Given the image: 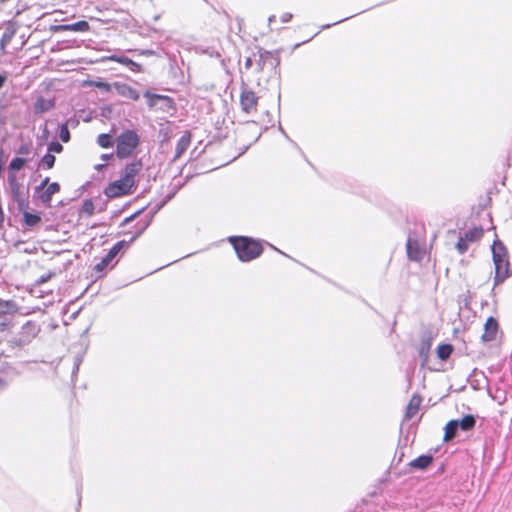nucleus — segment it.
I'll use <instances>...</instances> for the list:
<instances>
[{
	"mask_svg": "<svg viewBox=\"0 0 512 512\" xmlns=\"http://www.w3.org/2000/svg\"><path fill=\"white\" fill-rule=\"evenodd\" d=\"M97 143L102 148H109L113 145L112 138L109 134H100L97 138Z\"/></svg>",
	"mask_w": 512,
	"mask_h": 512,
	"instance_id": "22",
	"label": "nucleus"
},
{
	"mask_svg": "<svg viewBox=\"0 0 512 512\" xmlns=\"http://www.w3.org/2000/svg\"><path fill=\"white\" fill-rule=\"evenodd\" d=\"M49 152L60 153L63 150V146L58 142H52L48 147Z\"/></svg>",
	"mask_w": 512,
	"mask_h": 512,
	"instance_id": "31",
	"label": "nucleus"
},
{
	"mask_svg": "<svg viewBox=\"0 0 512 512\" xmlns=\"http://www.w3.org/2000/svg\"><path fill=\"white\" fill-rule=\"evenodd\" d=\"M127 67H129L134 72L142 71V66L140 64L134 62L133 60H130V63H129V65H127Z\"/></svg>",
	"mask_w": 512,
	"mask_h": 512,
	"instance_id": "32",
	"label": "nucleus"
},
{
	"mask_svg": "<svg viewBox=\"0 0 512 512\" xmlns=\"http://www.w3.org/2000/svg\"><path fill=\"white\" fill-rule=\"evenodd\" d=\"M59 137L63 142H68L70 140V132L67 127V124H63L60 127Z\"/></svg>",
	"mask_w": 512,
	"mask_h": 512,
	"instance_id": "27",
	"label": "nucleus"
},
{
	"mask_svg": "<svg viewBox=\"0 0 512 512\" xmlns=\"http://www.w3.org/2000/svg\"><path fill=\"white\" fill-rule=\"evenodd\" d=\"M94 85L102 91H110L111 85L105 82H95Z\"/></svg>",
	"mask_w": 512,
	"mask_h": 512,
	"instance_id": "33",
	"label": "nucleus"
},
{
	"mask_svg": "<svg viewBox=\"0 0 512 512\" xmlns=\"http://www.w3.org/2000/svg\"><path fill=\"white\" fill-rule=\"evenodd\" d=\"M113 88L115 89L118 95L124 98H128L135 101L139 99V93L128 84L116 82L113 84Z\"/></svg>",
	"mask_w": 512,
	"mask_h": 512,
	"instance_id": "11",
	"label": "nucleus"
},
{
	"mask_svg": "<svg viewBox=\"0 0 512 512\" xmlns=\"http://www.w3.org/2000/svg\"><path fill=\"white\" fill-rule=\"evenodd\" d=\"M6 306H7V304L3 305L2 303H0V314L5 312V307Z\"/></svg>",
	"mask_w": 512,
	"mask_h": 512,
	"instance_id": "38",
	"label": "nucleus"
},
{
	"mask_svg": "<svg viewBox=\"0 0 512 512\" xmlns=\"http://www.w3.org/2000/svg\"><path fill=\"white\" fill-rule=\"evenodd\" d=\"M89 24L87 21H78L73 24H64V25H57L52 27V30L55 32L59 31H81L86 32L89 30Z\"/></svg>",
	"mask_w": 512,
	"mask_h": 512,
	"instance_id": "13",
	"label": "nucleus"
},
{
	"mask_svg": "<svg viewBox=\"0 0 512 512\" xmlns=\"http://www.w3.org/2000/svg\"><path fill=\"white\" fill-rule=\"evenodd\" d=\"M24 220L27 225L34 226L40 221V217L38 215L25 212Z\"/></svg>",
	"mask_w": 512,
	"mask_h": 512,
	"instance_id": "23",
	"label": "nucleus"
},
{
	"mask_svg": "<svg viewBox=\"0 0 512 512\" xmlns=\"http://www.w3.org/2000/svg\"><path fill=\"white\" fill-rule=\"evenodd\" d=\"M82 210L88 214V215H92L94 213V204L91 200H86L84 203H83V206H82Z\"/></svg>",
	"mask_w": 512,
	"mask_h": 512,
	"instance_id": "29",
	"label": "nucleus"
},
{
	"mask_svg": "<svg viewBox=\"0 0 512 512\" xmlns=\"http://www.w3.org/2000/svg\"><path fill=\"white\" fill-rule=\"evenodd\" d=\"M13 35H14L13 31L5 32L1 38V46L4 47L5 45H7L11 41Z\"/></svg>",
	"mask_w": 512,
	"mask_h": 512,
	"instance_id": "30",
	"label": "nucleus"
},
{
	"mask_svg": "<svg viewBox=\"0 0 512 512\" xmlns=\"http://www.w3.org/2000/svg\"><path fill=\"white\" fill-rule=\"evenodd\" d=\"M25 165V160L23 158H14L9 165V168L14 171H18L23 168Z\"/></svg>",
	"mask_w": 512,
	"mask_h": 512,
	"instance_id": "24",
	"label": "nucleus"
},
{
	"mask_svg": "<svg viewBox=\"0 0 512 512\" xmlns=\"http://www.w3.org/2000/svg\"><path fill=\"white\" fill-rule=\"evenodd\" d=\"M292 18V14L291 13H284L282 16H281V20L282 22L286 23V22H289Z\"/></svg>",
	"mask_w": 512,
	"mask_h": 512,
	"instance_id": "34",
	"label": "nucleus"
},
{
	"mask_svg": "<svg viewBox=\"0 0 512 512\" xmlns=\"http://www.w3.org/2000/svg\"><path fill=\"white\" fill-rule=\"evenodd\" d=\"M420 404H421V398L419 396L415 395L410 399V401L407 405V409H406V418L407 419H411L412 417H414L416 415V413L419 410Z\"/></svg>",
	"mask_w": 512,
	"mask_h": 512,
	"instance_id": "16",
	"label": "nucleus"
},
{
	"mask_svg": "<svg viewBox=\"0 0 512 512\" xmlns=\"http://www.w3.org/2000/svg\"><path fill=\"white\" fill-rule=\"evenodd\" d=\"M252 66V60L250 58H248L245 62V67L246 68H250Z\"/></svg>",
	"mask_w": 512,
	"mask_h": 512,
	"instance_id": "37",
	"label": "nucleus"
},
{
	"mask_svg": "<svg viewBox=\"0 0 512 512\" xmlns=\"http://www.w3.org/2000/svg\"><path fill=\"white\" fill-rule=\"evenodd\" d=\"M108 60L115 61V62H118L120 64L127 66V65H129L131 59H129L125 56L112 55V56L108 57Z\"/></svg>",
	"mask_w": 512,
	"mask_h": 512,
	"instance_id": "28",
	"label": "nucleus"
},
{
	"mask_svg": "<svg viewBox=\"0 0 512 512\" xmlns=\"http://www.w3.org/2000/svg\"><path fill=\"white\" fill-rule=\"evenodd\" d=\"M140 54H142V55H152L153 51H151V50H143V51L140 52Z\"/></svg>",
	"mask_w": 512,
	"mask_h": 512,
	"instance_id": "36",
	"label": "nucleus"
},
{
	"mask_svg": "<svg viewBox=\"0 0 512 512\" xmlns=\"http://www.w3.org/2000/svg\"><path fill=\"white\" fill-rule=\"evenodd\" d=\"M268 20H269V23H271L272 21L275 20V16L274 15L270 16Z\"/></svg>",
	"mask_w": 512,
	"mask_h": 512,
	"instance_id": "41",
	"label": "nucleus"
},
{
	"mask_svg": "<svg viewBox=\"0 0 512 512\" xmlns=\"http://www.w3.org/2000/svg\"><path fill=\"white\" fill-rule=\"evenodd\" d=\"M240 105L242 111L247 114L256 113L258 105V97L256 94L249 90L243 89L240 95Z\"/></svg>",
	"mask_w": 512,
	"mask_h": 512,
	"instance_id": "6",
	"label": "nucleus"
},
{
	"mask_svg": "<svg viewBox=\"0 0 512 512\" xmlns=\"http://www.w3.org/2000/svg\"><path fill=\"white\" fill-rule=\"evenodd\" d=\"M52 274H48L47 276H42L39 280V283H44L51 278Z\"/></svg>",
	"mask_w": 512,
	"mask_h": 512,
	"instance_id": "35",
	"label": "nucleus"
},
{
	"mask_svg": "<svg viewBox=\"0 0 512 512\" xmlns=\"http://www.w3.org/2000/svg\"><path fill=\"white\" fill-rule=\"evenodd\" d=\"M41 162L47 169H51L55 163V156L48 153L42 158Z\"/></svg>",
	"mask_w": 512,
	"mask_h": 512,
	"instance_id": "26",
	"label": "nucleus"
},
{
	"mask_svg": "<svg viewBox=\"0 0 512 512\" xmlns=\"http://www.w3.org/2000/svg\"><path fill=\"white\" fill-rule=\"evenodd\" d=\"M460 427L464 431L471 430L475 425V418L472 415H466L461 420H458Z\"/></svg>",
	"mask_w": 512,
	"mask_h": 512,
	"instance_id": "20",
	"label": "nucleus"
},
{
	"mask_svg": "<svg viewBox=\"0 0 512 512\" xmlns=\"http://www.w3.org/2000/svg\"><path fill=\"white\" fill-rule=\"evenodd\" d=\"M142 168L140 161L129 163L123 170V175L120 179L111 182L104 190L108 198H118L130 195L136 188V176Z\"/></svg>",
	"mask_w": 512,
	"mask_h": 512,
	"instance_id": "1",
	"label": "nucleus"
},
{
	"mask_svg": "<svg viewBox=\"0 0 512 512\" xmlns=\"http://www.w3.org/2000/svg\"><path fill=\"white\" fill-rule=\"evenodd\" d=\"M144 96L147 98L150 108H156L164 112H169L174 109L173 100L166 95L152 94L146 91Z\"/></svg>",
	"mask_w": 512,
	"mask_h": 512,
	"instance_id": "5",
	"label": "nucleus"
},
{
	"mask_svg": "<svg viewBox=\"0 0 512 512\" xmlns=\"http://www.w3.org/2000/svg\"><path fill=\"white\" fill-rule=\"evenodd\" d=\"M125 242L119 241L117 242L106 254V256L95 266V270L102 271L104 270L116 257V255L120 252V250L124 247Z\"/></svg>",
	"mask_w": 512,
	"mask_h": 512,
	"instance_id": "9",
	"label": "nucleus"
},
{
	"mask_svg": "<svg viewBox=\"0 0 512 512\" xmlns=\"http://www.w3.org/2000/svg\"><path fill=\"white\" fill-rule=\"evenodd\" d=\"M459 422L458 420H451L449 421L445 426V434H444V441L451 440L458 429Z\"/></svg>",
	"mask_w": 512,
	"mask_h": 512,
	"instance_id": "18",
	"label": "nucleus"
},
{
	"mask_svg": "<svg viewBox=\"0 0 512 512\" xmlns=\"http://www.w3.org/2000/svg\"><path fill=\"white\" fill-rule=\"evenodd\" d=\"M110 157H111V155H107V154L102 155L103 160H108V159H110Z\"/></svg>",
	"mask_w": 512,
	"mask_h": 512,
	"instance_id": "40",
	"label": "nucleus"
},
{
	"mask_svg": "<svg viewBox=\"0 0 512 512\" xmlns=\"http://www.w3.org/2000/svg\"><path fill=\"white\" fill-rule=\"evenodd\" d=\"M2 386V382L0 381V387Z\"/></svg>",
	"mask_w": 512,
	"mask_h": 512,
	"instance_id": "42",
	"label": "nucleus"
},
{
	"mask_svg": "<svg viewBox=\"0 0 512 512\" xmlns=\"http://www.w3.org/2000/svg\"><path fill=\"white\" fill-rule=\"evenodd\" d=\"M483 229L481 227H474L467 231L463 236L468 242L478 241L483 236Z\"/></svg>",
	"mask_w": 512,
	"mask_h": 512,
	"instance_id": "19",
	"label": "nucleus"
},
{
	"mask_svg": "<svg viewBox=\"0 0 512 512\" xmlns=\"http://www.w3.org/2000/svg\"><path fill=\"white\" fill-rule=\"evenodd\" d=\"M4 81H5V77L0 75V88L3 86Z\"/></svg>",
	"mask_w": 512,
	"mask_h": 512,
	"instance_id": "39",
	"label": "nucleus"
},
{
	"mask_svg": "<svg viewBox=\"0 0 512 512\" xmlns=\"http://www.w3.org/2000/svg\"><path fill=\"white\" fill-rule=\"evenodd\" d=\"M139 136L135 131L126 130L116 139V155L120 159L130 157L139 145Z\"/></svg>",
	"mask_w": 512,
	"mask_h": 512,
	"instance_id": "3",
	"label": "nucleus"
},
{
	"mask_svg": "<svg viewBox=\"0 0 512 512\" xmlns=\"http://www.w3.org/2000/svg\"><path fill=\"white\" fill-rule=\"evenodd\" d=\"M498 331V322L493 317H489L486 320L484 325V333L482 335V340L484 342H489L495 339Z\"/></svg>",
	"mask_w": 512,
	"mask_h": 512,
	"instance_id": "12",
	"label": "nucleus"
},
{
	"mask_svg": "<svg viewBox=\"0 0 512 512\" xmlns=\"http://www.w3.org/2000/svg\"><path fill=\"white\" fill-rule=\"evenodd\" d=\"M406 247L407 255L410 260L421 261L426 254L425 249L419 244V242L411 237L408 238Z\"/></svg>",
	"mask_w": 512,
	"mask_h": 512,
	"instance_id": "8",
	"label": "nucleus"
},
{
	"mask_svg": "<svg viewBox=\"0 0 512 512\" xmlns=\"http://www.w3.org/2000/svg\"><path fill=\"white\" fill-rule=\"evenodd\" d=\"M54 107V101L51 99H45L43 97H39L34 103V111L36 113H45L51 110Z\"/></svg>",
	"mask_w": 512,
	"mask_h": 512,
	"instance_id": "15",
	"label": "nucleus"
},
{
	"mask_svg": "<svg viewBox=\"0 0 512 512\" xmlns=\"http://www.w3.org/2000/svg\"><path fill=\"white\" fill-rule=\"evenodd\" d=\"M432 456L422 455L410 462V466L417 469H425L432 463Z\"/></svg>",
	"mask_w": 512,
	"mask_h": 512,
	"instance_id": "17",
	"label": "nucleus"
},
{
	"mask_svg": "<svg viewBox=\"0 0 512 512\" xmlns=\"http://www.w3.org/2000/svg\"><path fill=\"white\" fill-rule=\"evenodd\" d=\"M191 142V135L189 132H185L178 140L175 151V158H179L189 147Z\"/></svg>",
	"mask_w": 512,
	"mask_h": 512,
	"instance_id": "14",
	"label": "nucleus"
},
{
	"mask_svg": "<svg viewBox=\"0 0 512 512\" xmlns=\"http://www.w3.org/2000/svg\"><path fill=\"white\" fill-rule=\"evenodd\" d=\"M234 249L242 261H250L255 259L262 253V247L258 242L241 237L231 239Z\"/></svg>",
	"mask_w": 512,
	"mask_h": 512,
	"instance_id": "4",
	"label": "nucleus"
},
{
	"mask_svg": "<svg viewBox=\"0 0 512 512\" xmlns=\"http://www.w3.org/2000/svg\"><path fill=\"white\" fill-rule=\"evenodd\" d=\"M492 255L495 266L494 285H499L511 275L508 252L501 242L495 241L492 246Z\"/></svg>",
	"mask_w": 512,
	"mask_h": 512,
	"instance_id": "2",
	"label": "nucleus"
},
{
	"mask_svg": "<svg viewBox=\"0 0 512 512\" xmlns=\"http://www.w3.org/2000/svg\"><path fill=\"white\" fill-rule=\"evenodd\" d=\"M452 350V346L449 344L440 345L437 349L438 357L442 360H445L450 356Z\"/></svg>",
	"mask_w": 512,
	"mask_h": 512,
	"instance_id": "21",
	"label": "nucleus"
},
{
	"mask_svg": "<svg viewBox=\"0 0 512 512\" xmlns=\"http://www.w3.org/2000/svg\"><path fill=\"white\" fill-rule=\"evenodd\" d=\"M9 185L10 191L13 199L18 203V205L22 208L26 205L27 195L24 191L23 187L16 180L15 175H9Z\"/></svg>",
	"mask_w": 512,
	"mask_h": 512,
	"instance_id": "7",
	"label": "nucleus"
},
{
	"mask_svg": "<svg viewBox=\"0 0 512 512\" xmlns=\"http://www.w3.org/2000/svg\"><path fill=\"white\" fill-rule=\"evenodd\" d=\"M49 182V179L46 178L43 180L42 184H41V188H45V190L40 194V199L43 203H49L52 199V196L56 193L59 192L60 190V186L58 183L56 182H53V183H48Z\"/></svg>",
	"mask_w": 512,
	"mask_h": 512,
	"instance_id": "10",
	"label": "nucleus"
},
{
	"mask_svg": "<svg viewBox=\"0 0 512 512\" xmlns=\"http://www.w3.org/2000/svg\"><path fill=\"white\" fill-rule=\"evenodd\" d=\"M468 241L465 239L464 236L460 237L457 244L456 249L460 254H464L468 249Z\"/></svg>",
	"mask_w": 512,
	"mask_h": 512,
	"instance_id": "25",
	"label": "nucleus"
}]
</instances>
